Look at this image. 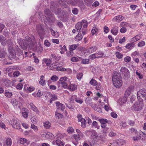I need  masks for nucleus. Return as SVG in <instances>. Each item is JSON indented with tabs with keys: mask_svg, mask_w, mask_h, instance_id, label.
Returning a JSON list of instances; mask_svg holds the SVG:
<instances>
[{
	"mask_svg": "<svg viewBox=\"0 0 146 146\" xmlns=\"http://www.w3.org/2000/svg\"><path fill=\"white\" fill-rule=\"evenodd\" d=\"M18 42L20 46L23 49H25L27 48H32L35 44H36L34 36H31V38L27 36L25 38V40L20 38L17 39Z\"/></svg>",
	"mask_w": 146,
	"mask_h": 146,
	"instance_id": "1",
	"label": "nucleus"
},
{
	"mask_svg": "<svg viewBox=\"0 0 146 146\" xmlns=\"http://www.w3.org/2000/svg\"><path fill=\"white\" fill-rule=\"evenodd\" d=\"M112 81L114 86L117 88L121 87L122 85V81L120 73L114 72L112 76Z\"/></svg>",
	"mask_w": 146,
	"mask_h": 146,
	"instance_id": "2",
	"label": "nucleus"
},
{
	"mask_svg": "<svg viewBox=\"0 0 146 146\" xmlns=\"http://www.w3.org/2000/svg\"><path fill=\"white\" fill-rule=\"evenodd\" d=\"M53 11L55 13L58 15V17L61 20L63 21L66 19L68 13L66 11H63L61 12V9H55Z\"/></svg>",
	"mask_w": 146,
	"mask_h": 146,
	"instance_id": "3",
	"label": "nucleus"
},
{
	"mask_svg": "<svg viewBox=\"0 0 146 146\" xmlns=\"http://www.w3.org/2000/svg\"><path fill=\"white\" fill-rule=\"evenodd\" d=\"M137 96L138 100L140 102L143 100H146V89H143L138 91L137 92Z\"/></svg>",
	"mask_w": 146,
	"mask_h": 146,
	"instance_id": "4",
	"label": "nucleus"
},
{
	"mask_svg": "<svg viewBox=\"0 0 146 146\" xmlns=\"http://www.w3.org/2000/svg\"><path fill=\"white\" fill-rule=\"evenodd\" d=\"M67 3L74 6L77 5L80 7H82L84 5L82 0H67Z\"/></svg>",
	"mask_w": 146,
	"mask_h": 146,
	"instance_id": "5",
	"label": "nucleus"
},
{
	"mask_svg": "<svg viewBox=\"0 0 146 146\" xmlns=\"http://www.w3.org/2000/svg\"><path fill=\"white\" fill-rule=\"evenodd\" d=\"M75 27L77 30V31L79 33H82L83 35H85L86 33L87 32L86 29L85 28H83L82 29V23L78 22L76 24Z\"/></svg>",
	"mask_w": 146,
	"mask_h": 146,
	"instance_id": "6",
	"label": "nucleus"
},
{
	"mask_svg": "<svg viewBox=\"0 0 146 146\" xmlns=\"http://www.w3.org/2000/svg\"><path fill=\"white\" fill-rule=\"evenodd\" d=\"M120 72L124 75V78L125 79H127L130 77V73L128 69L125 67L121 68Z\"/></svg>",
	"mask_w": 146,
	"mask_h": 146,
	"instance_id": "7",
	"label": "nucleus"
},
{
	"mask_svg": "<svg viewBox=\"0 0 146 146\" xmlns=\"http://www.w3.org/2000/svg\"><path fill=\"white\" fill-rule=\"evenodd\" d=\"M141 102H136L133 106V109L136 111H139L141 110L143 106V104Z\"/></svg>",
	"mask_w": 146,
	"mask_h": 146,
	"instance_id": "8",
	"label": "nucleus"
},
{
	"mask_svg": "<svg viewBox=\"0 0 146 146\" xmlns=\"http://www.w3.org/2000/svg\"><path fill=\"white\" fill-rule=\"evenodd\" d=\"M36 28L40 38L42 40L44 38V31L43 28L41 25H36Z\"/></svg>",
	"mask_w": 146,
	"mask_h": 146,
	"instance_id": "9",
	"label": "nucleus"
},
{
	"mask_svg": "<svg viewBox=\"0 0 146 146\" xmlns=\"http://www.w3.org/2000/svg\"><path fill=\"white\" fill-rule=\"evenodd\" d=\"M67 79V77H64L60 78V80L58 81V83L61 84V86L63 87L64 88H68V84L66 81Z\"/></svg>",
	"mask_w": 146,
	"mask_h": 146,
	"instance_id": "10",
	"label": "nucleus"
},
{
	"mask_svg": "<svg viewBox=\"0 0 146 146\" xmlns=\"http://www.w3.org/2000/svg\"><path fill=\"white\" fill-rule=\"evenodd\" d=\"M134 87L133 86H131L128 87L126 90L125 93V97L123 99L125 100V102L127 100L126 97L129 96L131 93L133 91Z\"/></svg>",
	"mask_w": 146,
	"mask_h": 146,
	"instance_id": "11",
	"label": "nucleus"
},
{
	"mask_svg": "<svg viewBox=\"0 0 146 146\" xmlns=\"http://www.w3.org/2000/svg\"><path fill=\"white\" fill-rule=\"evenodd\" d=\"M11 122L13 127L18 129L20 128V124L17 119H12Z\"/></svg>",
	"mask_w": 146,
	"mask_h": 146,
	"instance_id": "12",
	"label": "nucleus"
},
{
	"mask_svg": "<svg viewBox=\"0 0 146 146\" xmlns=\"http://www.w3.org/2000/svg\"><path fill=\"white\" fill-rule=\"evenodd\" d=\"M98 121H100L101 123V127L102 128L104 129L105 131L107 130L108 128L106 127V123H108V120L106 119L102 118L99 119Z\"/></svg>",
	"mask_w": 146,
	"mask_h": 146,
	"instance_id": "13",
	"label": "nucleus"
},
{
	"mask_svg": "<svg viewBox=\"0 0 146 146\" xmlns=\"http://www.w3.org/2000/svg\"><path fill=\"white\" fill-rule=\"evenodd\" d=\"M44 13L46 15L45 17L46 19H47L49 22L52 21L51 19L50 18H53L54 17V15L51 14V12L48 9H46L44 11Z\"/></svg>",
	"mask_w": 146,
	"mask_h": 146,
	"instance_id": "14",
	"label": "nucleus"
},
{
	"mask_svg": "<svg viewBox=\"0 0 146 146\" xmlns=\"http://www.w3.org/2000/svg\"><path fill=\"white\" fill-rule=\"evenodd\" d=\"M90 132L91 133V137L94 140L96 141L99 139V137L97 133L95 130H91Z\"/></svg>",
	"mask_w": 146,
	"mask_h": 146,
	"instance_id": "15",
	"label": "nucleus"
},
{
	"mask_svg": "<svg viewBox=\"0 0 146 146\" xmlns=\"http://www.w3.org/2000/svg\"><path fill=\"white\" fill-rule=\"evenodd\" d=\"M97 49V47L96 46H93L87 48L86 49V53L89 54L92 53L96 51Z\"/></svg>",
	"mask_w": 146,
	"mask_h": 146,
	"instance_id": "16",
	"label": "nucleus"
},
{
	"mask_svg": "<svg viewBox=\"0 0 146 146\" xmlns=\"http://www.w3.org/2000/svg\"><path fill=\"white\" fill-rule=\"evenodd\" d=\"M13 44L12 42H11V44L8 45V51L11 55H10V56H11L12 58H14L15 57L14 54L13 52L14 50L13 47L11 46Z\"/></svg>",
	"mask_w": 146,
	"mask_h": 146,
	"instance_id": "17",
	"label": "nucleus"
},
{
	"mask_svg": "<svg viewBox=\"0 0 146 146\" xmlns=\"http://www.w3.org/2000/svg\"><path fill=\"white\" fill-rule=\"evenodd\" d=\"M55 103L58 109L62 111L64 110L65 108V106L64 105L58 102H56Z\"/></svg>",
	"mask_w": 146,
	"mask_h": 146,
	"instance_id": "18",
	"label": "nucleus"
},
{
	"mask_svg": "<svg viewBox=\"0 0 146 146\" xmlns=\"http://www.w3.org/2000/svg\"><path fill=\"white\" fill-rule=\"evenodd\" d=\"M118 32V27L116 26H114L113 27L112 29L111 30V32L113 35H116L117 34Z\"/></svg>",
	"mask_w": 146,
	"mask_h": 146,
	"instance_id": "19",
	"label": "nucleus"
},
{
	"mask_svg": "<svg viewBox=\"0 0 146 146\" xmlns=\"http://www.w3.org/2000/svg\"><path fill=\"white\" fill-rule=\"evenodd\" d=\"M83 135L82 133H80L79 134H78V135H74V136L75 139L76 141L79 140L82 137Z\"/></svg>",
	"mask_w": 146,
	"mask_h": 146,
	"instance_id": "20",
	"label": "nucleus"
},
{
	"mask_svg": "<svg viewBox=\"0 0 146 146\" xmlns=\"http://www.w3.org/2000/svg\"><path fill=\"white\" fill-rule=\"evenodd\" d=\"M34 50L37 52L40 53L43 51V48L41 46L40 44H39L38 46H37Z\"/></svg>",
	"mask_w": 146,
	"mask_h": 146,
	"instance_id": "21",
	"label": "nucleus"
},
{
	"mask_svg": "<svg viewBox=\"0 0 146 146\" xmlns=\"http://www.w3.org/2000/svg\"><path fill=\"white\" fill-rule=\"evenodd\" d=\"M81 33H78V34L76 36L75 38V39L76 41H79L81 40L83 36V35H82L81 34Z\"/></svg>",
	"mask_w": 146,
	"mask_h": 146,
	"instance_id": "22",
	"label": "nucleus"
},
{
	"mask_svg": "<svg viewBox=\"0 0 146 146\" xmlns=\"http://www.w3.org/2000/svg\"><path fill=\"white\" fill-rule=\"evenodd\" d=\"M59 2L62 7H67V5L66 3H67V2H66V0H59Z\"/></svg>",
	"mask_w": 146,
	"mask_h": 146,
	"instance_id": "23",
	"label": "nucleus"
},
{
	"mask_svg": "<svg viewBox=\"0 0 146 146\" xmlns=\"http://www.w3.org/2000/svg\"><path fill=\"white\" fill-rule=\"evenodd\" d=\"M69 90L72 91H74L77 89V86L75 84H70L68 87Z\"/></svg>",
	"mask_w": 146,
	"mask_h": 146,
	"instance_id": "24",
	"label": "nucleus"
},
{
	"mask_svg": "<svg viewBox=\"0 0 146 146\" xmlns=\"http://www.w3.org/2000/svg\"><path fill=\"white\" fill-rule=\"evenodd\" d=\"M6 53L4 49H2L0 50V58H5Z\"/></svg>",
	"mask_w": 146,
	"mask_h": 146,
	"instance_id": "25",
	"label": "nucleus"
},
{
	"mask_svg": "<svg viewBox=\"0 0 146 146\" xmlns=\"http://www.w3.org/2000/svg\"><path fill=\"white\" fill-rule=\"evenodd\" d=\"M95 54H96L97 58L102 57L104 55V53L101 51L97 52Z\"/></svg>",
	"mask_w": 146,
	"mask_h": 146,
	"instance_id": "26",
	"label": "nucleus"
},
{
	"mask_svg": "<svg viewBox=\"0 0 146 146\" xmlns=\"http://www.w3.org/2000/svg\"><path fill=\"white\" fill-rule=\"evenodd\" d=\"M43 61L46 63V65L47 66H49L52 62L51 60L46 58L43 59Z\"/></svg>",
	"mask_w": 146,
	"mask_h": 146,
	"instance_id": "27",
	"label": "nucleus"
},
{
	"mask_svg": "<svg viewBox=\"0 0 146 146\" xmlns=\"http://www.w3.org/2000/svg\"><path fill=\"white\" fill-rule=\"evenodd\" d=\"M44 77L43 75L41 76L40 80L39 81V84L43 86L45 85V80H44Z\"/></svg>",
	"mask_w": 146,
	"mask_h": 146,
	"instance_id": "28",
	"label": "nucleus"
},
{
	"mask_svg": "<svg viewBox=\"0 0 146 146\" xmlns=\"http://www.w3.org/2000/svg\"><path fill=\"white\" fill-rule=\"evenodd\" d=\"M78 46V44H74L70 45L69 47L70 50H71V51H73L75 50Z\"/></svg>",
	"mask_w": 146,
	"mask_h": 146,
	"instance_id": "29",
	"label": "nucleus"
},
{
	"mask_svg": "<svg viewBox=\"0 0 146 146\" xmlns=\"http://www.w3.org/2000/svg\"><path fill=\"white\" fill-rule=\"evenodd\" d=\"M5 143L7 146H11L12 143V141L11 138H8L5 140Z\"/></svg>",
	"mask_w": 146,
	"mask_h": 146,
	"instance_id": "30",
	"label": "nucleus"
},
{
	"mask_svg": "<svg viewBox=\"0 0 146 146\" xmlns=\"http://www.w3.org/2000/svg\"><path fill=\"white\" fill-rule=\"evenodd\" d=\"M16 68V66H12L9 67L7 68L6 70V71L7 72H11L13 70H15Z\"/></svg>",
	"mask_w": 146,
	"mask_h": 146,
	"instance_id": "31",
	"label": "nucleus"
},
{
	"mask_svg": "<svg viewBox=\"0 0 146 146\" xmlns=\"http://www.w3.org/2000/svg\"><path fill=\"white\" fill-rule=\"evenodd\" d=\"M80 22L82 23V26L83 27L82 28L86 29V28L88 25L87 21L85 20H83Z\"/></svg>",
	"mask_w": 146,
	"mask_h": 146,
	"instance_id": "32",
	"label": "nucleus"
},
{
	"mask_svg": "<svg viewBox=\"0 0 146 146\" xmlns=\"http://www.w3.org/2000/svg\"><path fill=\"white\" fill-rule=\"evenodd\" d=\"M50 30L52 36H54L56 37H58L59 36V34L58 32L57 31L55 32L52 29H50Z\"/></svg>",
	"mask_w": 146,
	"mask_h": 146,
	"instance_id": "33",
	"label": "nucleus"
},
{
	"mask_svg": "<svg viewBox=\"0 0 146 146\" xmlns=\"http://www.w3.org/2000/svg\"><path fill=\"white\" fill-rule=\"evenodd\" d=\"M141 38L140 36L139 35H137L135 36L134 37L132 38L131 40L132 42H136Z\"/></svg>",
	"mask_w": 146,
	"mask_h": 146,
	"instance_id": "34",
	"label": "nucleus"
},
{
	"mask_svg": "<svg viewBox=\"0 0 146 146\" xmlns=\"http://www.w3.org/2000/svg\"><path fill=\"white\" fill-rule=\"evenodd\" d=\"M30 106L31 107V108L34 111L36 112L37 113L39 112L36 107L33 104H31Z\"/></svg>",
	"mask_w": 146,
	"mask_h": 146,
	"instance_id": "35",
	"label": "nucleus"
},
{
	"mask_svg": "<svg viewBox=\"0 0 146 146\" xmlns=\"http://www.w3.org/2000/svg\"><path fill=\"white\" fill-rule=\"evenodd\" d=\"M89 83L93 86H96L98 84L97 82L94 79H92Z\"/></svg>",
	"mask_w": 146,
	"mask_h": 146,
	"instance_id": "36",
	"label": "nucleus"
},
{
	"mask_svg": "<svg viewBox=\"0 0 146 146\" xmlns=\"http://www.w3.org/2000/svg\"><path fill=\"white\" fill-rule=\"evenodd\" d=\"M56 144L58 146H64V144L62 141L59 139L56 141Z\"/></svg>",
	"mask_w": 146,
	"mask_h": 146,
	"instance_id": "37",
	"label": "nucleus"
},
{
	"mask_svg": "<svg viewBox=\"0 0 146 146\" xmlns=\"http://www.w3.org/2000/svg\"><path fill=\"white\" fill-rule=\"evenodd\" d=\"M27 139L24 138H21L20 139L18 142L21 144H23L26 142Z\"/></svg>",
	"mask_w": 146,
	"mask_h": 146,
	"instance_id": "38",
	"label": "nucleus"
},
{
	"mask_svg": "<svg viewBox=\"0 0 146 146\" xmlns=\"http://www.w3.org/2000/svg\"><path fill=\"white\" fill-rule=\"evenodd\" d=\"M51 124L48 121L45 122L44 124V127L46 129L49 128L50 127Z\"/></svg>",
	"mask_w": 146,
	"mask_h": 146,
	"instance_id": "39",
	"label": "nucleus"
},
{
	"mask_svg": "<svg viewBox=\"0 0 146 146\" xmlns=\"http://www.w3.org/2000/svg\"><path fill=\"white\" fill-rule=\"evenodd\" d=\"M84 1L85 4L88 6H90L93 2L92 0H84Z\"/></svg>",
	"mask_w": 146,
	"mask_h": 146,
	"instance_id": "40",
	"label": "nucleus"
},
{
	"mask_svg": "<svg viewBox=\"0 0 146 146\" xmlns=\"http://www.w3.org/2000/svg\"><path fill=\"white\" fill-rule=\"evenodd\" d=\"M75 101L76 102L80 104H82L83 102L82 100L80 98L77 97L76 96Z\"/></svg>",
	"mask_w": 146,
	"mask_h": 146,
	"instance_id": "41",
	"label": "nucleus"
},
{
	"mask_svg": "<svg viewBox=\"0 0 146 146\" xmlns=\"http://www.w3.org/2000/svg\"><path fill=\"white\" fill-rule=\"evenodd\" d=\"M57 98L56 96L54 95H52L51 97L50 100V103H52V101L56 100Z\"/></svg>",
	"mask_w": 146,
	"mask_h": 146,
	"instance_id": "42",
	"label": "nucleus"
},
{
	"mask_svg": "<svg viewBox=\"0 0 146 146\" xmlns=\"http://www.w3.org/2000/svg\"><path fill=\"white\" fill-rule=\"evenodd\" d=\"M134 44L133 42L128 43L125 46V47L127 49L130 48L131 47L132 48L134 46Z\"/></svg>",
	"mask_w": 146,
	"mask_h": 146,
	"instance_id": "43",
	"label": "nucleus"
},
{
	"mask_svg": "<svg viewBox=\"0 0 146 146\" xmlns=\"http://www.w3.org/2000/svg\"><path fill=\"white\" fill-rule=\"evenodd\" d=\"M98 123L96 121H94L92 123V127H95V128H97V129H99L100 126H98Z\"/></svg>",
	"mask_w": 146,
	"mask_h": 146,
	"instance_id": "44",
	"label": "nucleus"
},
{
	"mask_svg": "<svg viewBox=\"0 0 146 146\" xmlns=\"http://www.w3.org/2000/svg\"><path fill=\"white\" fill-rule=\"evenodd\" d=\"M50 79L53 82H55L58 79V78L56 75H53L51 77Z\"/></svg>",
	"mask_w": 146,
	"mask_h": 146,
	"instance_id": "45",
	"label": "nucleus"
},
{
	"mask_svg": "<svg viewBox=\"0 0 146 146\" xmlns=\"http://www.w3.org/2000/svg\"><path fill=\"white\" fill-rule=\"evenodd\" d=\"M81 126L83 128L85 127L86 126V122L85 119H82V120L81 121Z\"/></svg>",
	"mask_w": 146,
	"mask_h": 146,
	"instance_id": "46",
	"label": "nucleus"
},
{
	"mask_svg": "<svg viewBox=\"0 0 146 146\" xmlns=\"http://www.w3.org/2000/svg\"><path fill=\"white\" fill-rule=\"evenodd\" d=\"M5 96L9 98H10L12 96V93L10 92L6 91L5 92Z\"/></svg>",
	"mask_w": 146,
	"mask_h": 146,
	"instance_id": "47",
	"label": "nucleus"
},
{
	"mask_svg": "<svg viewBox=\"0 0 146 146\" xmlns=\"http://www.w3.org/2000/svg\"><path fill=\"white\" fill-rule=\"evenodd\" d=\"M67 131L69 133H72L74 131V129L72 127H69L67 129Z\"/></svg>",
	"mask_w": 146,
	"mask_h": 146,
	"instance_id": "48",
	"label": "nucleus"
},
{
	"mask_svg": "<svg viewBox=\"0 0 146 146\" xmlns=\"http://www.w3.org/2000/svg\"><path fill=\"white\" fill-rule=\"evenodd\" d=\"M145 44V42L143 41H141L138 44V46L139 47H141L144 46Z\"/></svg>",
	"mask_w": 146,
	"mask_h": 146,
	"instance_id": "49",
	"label": "nucleus"
},
{
	"mask_svg": "<svg viewBox=\"0 0 146 146\" xmlns=\"http://www.w3.org/2000/svg\"><path fill=\"white\" fill-rule=\"evenodd\" d=\"M115 54L117 57L118 58H121L123 57V55L119 53V52H116Z\"/></svg>",
	"mask_w": 146,
	"mask_h": 146,
	"instance_id": "50",
	"label": "nucleus"
},
{
	"mask_svg": "<svg viewBox=\"0 0 146 146\" xmlns=\"http://www.w3.org/2000/svg\"><path fill=\"white\" fill-rule=\"evenodd\" d=\"M60 50L62 51H61L60 52L62 54L64 52L67 50V49L65 45H64L62 47H61Z\"/></svg>",
	"mask_w": 146,
	"mask_h": 146,
	"instance_id": "51",
	"label": "nucleus"
},
{
	"mask_svg": "<svg viewBox=\"0 0 146 146\" xmlns=\"http://www.w3.org/2000/svg\"><path fill=\"white\" fill-rule=\"evenodd\" d=\"M20 74V73L18 71H16L14 72L13 74V76L14 77H18Z\"/></svg>",
	"mask_w": 146,
	"mask_h": 146,
	"instance_id": "52",
	"label": "nucleus"
},
{
	"mask_svg": "<svg viewBox=\"0 0 146 146\" xmlns=\"http://www.w3.org/2000/svg\"><path fill=\"white\" fill-rule=\"evenodd\" d=\"M117 21H122L123 19V17L121 15H118L115 17Z\"/></svg>",
	"mask_w": 146,
	"mask_h": 146,
	"instance_id": "53",
	"label": "nucleus"
},
{
	"mask_svg": "<svg viewBox=\"0 0 146 146\" xmlns=\"http://www.w3.org/2000/svg\"><path fill=\"white\" fill-rule=\"evenodd\" d=\"M83 76V74L82 73H79L77 75V78L78 80H81Z\"/></svg>",
	"mask_w": 146,
	"mask_h": 146,
	"instance_id": "54",
	"label": "nucleus"
},
{
	"mask_svg": "<svg viewBox=\"0 0 146 146\" xmlns=\"http://www.w3.org/2000/svg\"><path fill=\"white\" fill-rule=\"evenodd\" d=\"M89 60L88 59H83L82 61V63L84 64H88L89 63Z\"/></svg>",
	"mask_w": 146,
	"mask_h": 146,
	"instance_id": "55",
	"label": "nucleus"
},
{
	"mask_svg": "<svg viewBox=\"0 0 146 146\" xmlns=\"http://www.w3.org/2000/svg\"><path fill=\"white\" fill-rule=\"evenodd\" d=\"M136 74L139 79H141L143 78L142 75L140 73V72L136 71Z\"/></svg>",
	"mask_w": 146,
	"mask_h": 146,
	"instance_id": "56",
	"label": "nucleus"
},
{
	"mask_svg": "<svg viewBox=\"0 0 146 146\" xmlns=\"http://www.w3.org/2000/svg\"><path fill=\"white\" fill-rule=\"evenodd\" d=\"M89 58L91 59L92 60H93L94 59L97 58L96 54L95 53L94 54H92L89 56Z\"/></svg>",
	"mask_w": 146,
	"mask_h": 146,
	"instance_id": "57",
	"label": "nucleus"
},
{
	"mask_svg": "<svg viewBox=\"0 0 146 146\" xmlns=\"http://www.w3.org/2000/svg\"><path fill=\"white\" fill-rule=\"evenodd\" d=\"M4 40V37L2 35L0 36V42L3 45L5 44V42H3Z\"/></svg>",
	"mask_w": 146,
	"mask_h": 146,
	"instance_id": "58",
	"label": "nucleus"
},
{
	"mask_svg": "<svg viewBox=\"0 0 146 146\" xmlns=\"http://www.w3.org/2000/svg\"><path fill=\"white\" fill-rule=\"evenodd\" d=\"M125 143V141L123 139H120L119 142L117 143V144L119 145H123Z\"/></svg>",
	"mask_w": 146,
	"mask_h": 146,
	"instance_id": "59",
	"label": "nucleus"
},
{
	"mask_svg": "<svg viewBox=\"0 0 146 146\" xmlns=\"http://www.w3.org/2000/svg\"><path fill=\"white\" fill-rule=\"evenodd\" d=\"M131 130L132 133H134L135 135L138 134V132L136 129L132 128L131 129Z\"/></svg>",
	"mask_w": 146,
	"mask_h": 146,
	"instance_id": "60",
	"label": "nucleus"
},
{
	"mask_svg": "<svg viewBox=\"0 0 146 146\" xmlns=\"http://www.w3.org/2000/svg\"><path fill=\"white\" fill-rule=\"evenodd\" d=\"M11 102L13 106H15L18 104V102L15 99H13L12 100Z\"/></svg>",
	"mask_w": 146,
	"mask_h": 146,
	"instance_id": "61",
	"label": "nucleus"
},
{
	"mask_svg": "<svg viewBox=\"0 0 146 146\" xmlns=\"http://www.w3.org/2000/svg\"><path fill=\"white\" fill-rule=\"evenodd\" d=\"M131 60V57L129 56H127L124 58V61L126 62H129Z\"/></svg>",
	"mask_w": 146,
	"mask_h": 146,
	"instance_id": "62",
	"label": "nucleus"
},
{
	"mask_svg": "<svg viewBox=\"0 0 146 146\" xmlns=\"http://www.w3.org/2000/svg\"><path fill=\"white\" fill-rule=\"evenodd\" d=\"M31 127L35 131H36L38 130V128L35 125L33 124H32L31 126Z\"/></svg>",
	"mask_w": 146,
	"mask_h": 146,
	"instance_id": "63",
	"label": "nucleus"
},
{
	"mask_svg": "<svg viewBox=\"0 0 146 146\" xmlns=\"http://www.w3.org/2000/svg\"><path fill=\"white\" fill-rule=\"evenodd\" d=\"M67 55L68 56H72L73 54V52L71 50L66 52Z\"/></svg>",
	"mask_w": 146,
	"mask_h": 146,
	"instance_id": "64",
	"label": "nucleus"
}]
</instances>
